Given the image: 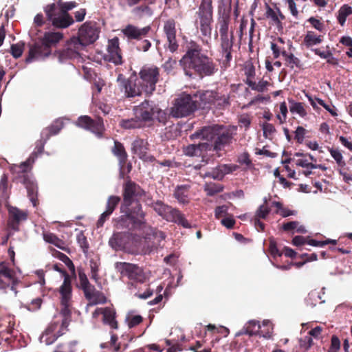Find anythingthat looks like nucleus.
<instances>
[{"label": "nucleus", "mask_w": 352, "mask_h": 352, "mask_svg": "<svg viewBox=\"0 0 352 352\" xmlns=\"http://www.w3.org/2000/svg\"><path fill=\"white\" fill-rule=\"evenodd\" d=\"M179 65L189 77L197 75L204 78L213 76L218 72L214 60L202 53V47L193 40L187 42L186 52L179 60Z\"/></svg>", "instance_id": "nucleus-1"}, {"label": "nucleus", "mask_w": 352, "mask_h": 352, "mask_svg": "<svg viewBox=\"0 0 352 352\" xmlns=\"http://www.w3.org/2000/svg\"><path fill=\"white\" fill-rule=\"evenodd\" d=\"M231 7H219L217 23L219 25L220 49L219 53L222 56L220 60L221 67L226 69L230 67L232 60V51L234 45V32H229V25L231 21Z\"/></svg>", "instance_id": "nucleus-2"}, {"label": "nucleus", "mask_w": 352, "mask_h": 352, "mask_svg": "<svg viewBox=\"0 0 352 352\" xmlns=\"http://www.w3.org/2000/svg\"><path fill=\"white\" fill-rule=\"evenodd\" d=\"M124 214L120 216L117 220L116 226L118 230L126 229L129 231L140 230L147 226L145 219V212L142 210L141 204L136 201L133 205L120 210Z\"/></svg>", "instance_id": "nucleus-3"}, {"label": "nucleus", "mask_w": 352, "mask_h": 352, "mask_svg": "<svg viewBox=\"0 0 352 352\" xmlns=\"http://www.w3.org/2000/svg\"><path fill=\"white\" fill-rule=\"evenodd\" d=\"M78 3L75 1L64 2L58 7L56 3H52L44 7L47 19L52 23L54 28H67L74 23L69 11L76 8Z\"/></svg>", "instance_id": "nucleus-4"}, {"label": "nucleus", "mask_w": 352, "mask_h": 352, "mask_svg": "<svg viewBox=\"0 0 352 352\" xmlns=\"http://www.w3.org/2000/svg\"><path fill=\"white\" fill-rule=\"evenodd\" d=\"M199 98L201 109L213 106L217 109L222 110L230 106V91L225 89L217 88L201 92Z\"/></svg>", "instance_id": "nucleus-5"}, {"label": "nucleus", "mask_w": 352, "mask_h": 352, "mask_svg": "<svg viewBox=\"0 0 352 352\" xmlns=\"http://www.w3.org/2000/svg\"><path fill=\"white\" fill-rule=\"evenodd\" d=\"M199 93L193 95H183L175 100L170 114L174 118H182L191 115L195 110L201 107Z\"/></svg>", "instance_id": "nucleus-6"}, {"label": "nucleus", "mask_w": 352, "mask_h": 352, "mask_svg": "<svg viewBox=\"0 0 352 352\" xmlns=\"http://www.w3.org/2000/svg\"><path fill=\"white\" fill-rule=\"evenodd\" d=\"M79 286L82 290L85 298L89 301L88 305L94 306L98 304H105L107 298L104 294L97 290L94 285H91L87 278L86 274L82 270H78Z\"/></svg>", "instance_id": "nucleus-7"}, {"label": "nucleus", "mask_w": 352, "mask_h": 352, "mask_svg": "<svg viewBox=\"0 0 352 352\" xmlns=\"http://www.w3.org/2000/svg\"><path fill=\"white\" fill-rule=\"evenodd\" d=\"M233 139L232 132L228 130H224L219 133L214 138L212 144H209L207 142L199 143L197 144H192L187 146L186 154H194L197 149L200 151H222L226 146H228Z\"/></svg>", "instance_id": "nucleus-8"}, {"label": "nucleus", "mask_w": 352, "mask_h": 352, "mask_svg": "<svg viewBox=\"0 0 352 352\" xmlns=\"http://www.w3.org/2000/svg\"><path fill=\"white\" fill-rule=\"evenodd\" d=\"M153 208L160 216L166 221L175 223L185 228H190V224L179 209L166 205L161 201L155 202Z\"/></svg>", "instance_id": "nucleus-9"}, {"label": "nucleus", "mask_w": 352, "mask_h": 352, "mask_svg": "<svg viewBox=\"0 0 352 352\" xmlns=\"http://www.w3.org/2000/svg\"><path fill=\"white\" fill-rule=\"evenodd\" d=\"M115 267L122 277H126L131 281L127 285L129 289L135 283H144L146 280V277L144 270L136 264L117 262Z\"/></svg>", "instance_id": "nucleus-10"}, {"label": "nucleus", "mask_w": 352, "mask_h": 352, "mask_svg": "<svg viewBox=\"0 0 352 352\" xmlns=\"http://www.w3.org/2000/svg\"><path fill=\"white\" fill-rule=\"evenodd\" d=\"M150 25L140 28L134 25L128 24L122 30V34L128 40H136L140 42L136 45V49L141 52H148L151 47V42L148 39L142 40L151 31Z\"/></svg>", "instance_id": "nucleus-11"}, {"label": "nucleus", "mask_w": 352, "mask_h": 352, "mask_svg": "<svg viewBox=\"0 0 352 352\" xmlns=\"http://www.w3.org/2000/svg\"><path fill=\"white\" fill-rule=\"evenodd\" d=\"M196 14L199 19L201 34L210 37L212 33L211 24L213 21L212 0H201Z\"/></svg>", "instance_id": "nucleus-12"}, {"label": "nucleus", "mask_w": 352, "mask_h": 352, "mask_svg": "<svg viewBox=\"0 0 352 352\" xmlns=\"http://www.w3.org/2000/svg\"><path fill=\"white\" fill-rule=\"evenodd\" d=\"M160 78V69L156 66H144L139 72L138 80L145 89V94L151 95L155 90Z\"/></svg>", "instance_id": "nucleus-13"}, {"label": "nucleus", "mask_w": 352, "mask_h": 352, "mask_svg": "<svg viewBox=\"0 0 352 352\" xmlns=\"http://www.w3.org/2000/svg\"><path fill=\"white\" fill-rule=\"evenodd\" d=\"M74 124L79 128L91 132L98 138L103 137L104 125L102 118L93 119L89 116H80L74 122Z\"/></svg>", "instance_id": "nucleus-14"}, {"label": "nucleus", "mask_w": 352, "mask_h": 352, "mask_svg": "<svg viewBox=\"0 0 352 352\" xmlns=\"http://www.w3.org/2000/svg\"><path fill=\"white\" fill-rule=\"evenodd\" d=\"M117 81L120 82L122 90H124V96L127 98H132L136 96H140L142 94L145 93V89L138 80V77L134 79L132 76L129 78H125L123 74H120Z\"/></svg>", "instance_id": "nucleus-15"}, {"label": "nucleus", "mask_w": 352, "mask_h": 352, "mask_svg": "<svg viewBox=\"0 0 352 352\" xmlns=\"http://www.w3.org/2000/svg\"><path fill=\"white\" fill-rule=\"evenodd\" d=\"M54 269L61 273L64 277V280L62 285L60 287L59 292L61 296V304L64 306L63 311L65 315L67 314H69L68 307L69 302L72 297V280L68 273L61 267V265H54Z\"/></svg>", "instance_id": "nucleus-16"}, {"label": "nucleus", "mask_w": 352, "mask_h": 352, "mask_svg": "<svg viewBox=\"0 0 352 352\" xmlns=\"http://www.w3.org/2000/svg\"><path fill=\"white\" fill-rule=\"evenodd\" d=\"M144 195V190L140 186L134 182L128 181L123 186V201L121 204L120 210H124L127 206H131L135 204L138 197H141Z\"/></svg>", "instance_id": "nucleus-17"}, {"label": "nucleus", "mask_w": 352, "mask_h": 352, "mask_svg": "<svg viewBox=\"0 0 352 352\" xmlns=\"http://www.w3.org/2000/svg\"><path fill=\"white\" fill-rule=\"evenodd\" d=\"M104 59L115 65H122V53L120 47V41L117 36L109 40Z\"/></svg>", "instance_id": "nucleus-18"}, {"label": "nucleus", "mask_w": 352, "mask_h": 352, "mask_svg": "<svg viewBox=\"0 0 352 352\" xmlns=\"http://www.w3.org/2000/svg\"><path fill=\"white\" fill-rule=\"evenodd\" d=\"M157 104L151 100H145L140 105L133 108L134 115L139 116L146 123L154 120Z\"/></svg>", "instance_id": "nucleus-19"}, {"label": "nucleus", "mask_w": 352, "mask_h": 352, "mask_svg": "<svg viewBox=\"0 0 352 352\" xmlns=\"http://www.w3.org/2000/svg\"><path fill=\"white\" fill-rule=\"evenodd\" d=\"M52 53V50L47 47L41 39H38L30 47L26 62L30 63L34 60L43 59L48 57Z\"/></svg>", "instance_id": "nucleus-20"}, {"label": "nucleus", "mask_w": 352, "mask_h": 352, "mask_svg": "<svg viewBox=\"0 0 352 352\" xmlns=\"http://www.w3.org/2000/svg\"><path fill=\"white\" fill-rule=\"evenodd\" d=\"M8 225L9 228L14 231H19L21 222L28 219L27 212L21 210L16 206H11L8 207Z\"/></svg>", "instance_id": "nucleus-21"}, {"label": "nucleus", "mask_w": 352, "mask_h": 352, "mask_svg": "<svg viewBox=\"0 0 352 352\" xmlns=\"http://www.w3.org/2000/svg\"><path fill=\"white\" fill-rule=\"evenodd\" d=\"M98 38V31L96 28H94L87 23H84L79 29L78 31V41L84 46L95 42Z\"/></svg>", "instance_id": "nucleus-22"}, {"label": "nucleus", "mask_w": 352, "mask_h": 352, "mask_svg": "<svg viewBox=\"0 0 352 352\" xmlns=\"http://www.w3.org/2000/svg\"><path fill=\"white\" fill-rule=\"evenodd\" d=\"M34 162V158L30 156L26 161L21 162L19 165L14 164V168H19L18 173L23 174L22 177V183L25 186L27 190H29L30 188L36 187L34 183L32 182L25 174L32 169V166Z\"/></svg>", "instance_id": "nucleus-23"}, {"label": "nucleus", "mask_w": 352, "mask_h": 352, "mask_svg": "<svg viewBox=\"0 0 352 352\" xmlns=\"http://www.w3.org/2000/svg\"><path fill=\"white\" fill-rule=\"evenodd\" d=\"M130 236L126 232H116L109 239V245L116 250H122L126 247Z\"/></svg>", "instance_id": "nucleus-24"}, {"label": "nucleus", "mask_w": 352, "mask_h": 352, "mask_svg": "<svg viewBox=\"0 0 352 352\" xmlns=\"http://www.w3.org/2000/svg\"><path fill=\"white\" fill-rule=\"evenodd\" d=\"M65 120L66 119L64 118H58L54 120L50 126L43 129L41 132L42 138L49 140L51 136L58 134L65 126Z\"/></svg>", "instance_id": "nucleus-25"}, {"label": "nucleus", "mask_w": 352, "mask_h": 352, "mask_svg": "<svg viewBox=\"0 0 352 352\" xmlns=\"http://www.w3.org/2000/svg\"><path fill=\"white\" fill-rule=\"evenodd\" d=\"M14 282V272L4 263H0V289H4Z\"/></svg>", "instance_id": "nucleus-26"}, {"label": "nucleus", "mask_w": 352, "mask_h": 352, "mask_svg": "<svg viewBox=\"0 0 352 352\" xmlns=\"http://www.w3.org/2000/svg\"><path fill=\"white\" fill-rule=\"evenodd\" d=\"M238 166L236 165L222 164L219 166L212 173H208L206 175L214 179L222 180L226 175L232 173L236 170Z\"/></svg>", "instance_id": "nucleus-27"}, {"label": "nucleus", "mask_w": 352, "mask_h": 352, "mask_svg": "<svg viewBox=\"0 0 352 352\" xmlns=\"http://www.w3.org/2000/svg\"><path fill=\"white\" fill-rule=\"evenodd\" d=\"M190 185H179L176 186L173 196L180 204L187 205L190 203Z\"/></svg>", "instance_id": "nucleus-28"}, {"label": "nucleus", "mask_w": 352, "mask_h": 352, "mask_svg": "<svg viewBox=\"0 0 352 352\" xmlns=\"http://www.w3.org/2000/svg\"><path fill=\"white\" fill-rule=\"evenodd\" d=\"M43 236L45 242L53 244L67 253H70V249L66 243L63 239H59L55 234L52 232H44Z\"/></svg>", "instance_id": "nucleus-29"}, {"label": "nucleus", "mask_w": 352, "mask_h": 352, "mask_svg": "<svg viewBox=\"0 0 352 352\" xmlns=\"http://www.w3.org/2000/svg\"><path fill=\"white\" fill-rule=\"evenodd\" d=\"M63 38V34L61 32H46L43 38H40L47 47L52 50Z\"/></svg>", "instance_id": "nucleus-30"}, {"label": "nucleus", "mask_w": 352, "mask_h": 352, "mask_svg": "<svg viewBox=\"0 0 352 352\" xmlns=\"http://www.w3.org/2000/svg\"><path fill=\"white\" fill-rule=\"evenodd\" d=\"M116 311L113 308L104 307V314L102 315V322L104 324L109 325L113 329L118 328V324L116 320Z\"/></svg>", "instance_id": "nucleus-31"}, {"label": "nucleus", "mask_w": 352, "mask_h": 352, "mask_svg": "<svg viewBox=\"0 0 352 352\" xmlns=\"http://www.w3.org/2000/svg\"><path fill=\"white\" fill-rule=\"evenodd\" d=\"M120 125L124 129H134L144 127L146 123L142 120L141 118H139V116L135 115L134 118L122 120Z\"/></svg>", "instance_id": "nucleus-32"}, {"label": "nucleus", "mask_w": 352, "mask_h": 352, "mask_svg": "<svg viewBox=\"0 0 352 352\" xmlns=\"http://www.w3.org/2000/svg\"><path fill=\"white\" fill-rule=\"evenodd\" d=\"M68 324H69V322H68L67 319L66 318L63 319V320L60 323V327H59V329L58 330L57 333H54L53 335H50V336H45L46 337V338L45 340V344L47 345L52 344L60 336L65 334V331H67L68 330L67 329Z\"/></svg>", "instance_id": "nucleus-33"}, {"label": "nucleus", "mask_w": 352, "mask_h": 352, "mask_svg": "<svg viewBox=\"0 0 352 352\" xmlns=\"http://www.w3.org/2000/svg\"><path fill=\"white\" fill-rule=\"evenodd\" d=\"M323 41V36L316 35L313 31H308L304 37L303 43L307 48H311L315 45L321 43Z\"/></svg>", "instance_id": "nucleus-34"}, {"label": "nucleus", "mask_w": 352, "mask_h": 352, "mask_svg": "<svg viewBox=\"0 0 352 352\" xmlns=\"http://www.w3.org/2000/svg\"><path fill=\"white\" fill-rule=\"evenodd\" d=\"M132 151L134 154H146L148 149V144L146 140L137 139L132 143Z\"/></svg>", "instance_id": "nucleus-35"}, {"label": "nucleus", "mask_w": 352, "mask_h": 352, "mask_svg": "<svg viewBox=\"0 0 352 352\" xmlns=\"http://www.w3.org/2000/svg\"><path fill=\"white\" fill-rule=\"evenodd\" d=\"M50 251L52 252V254L58 258L59 260L63 261L65 265L68 267L69 270L73 274H75V266L72 262V261L65 254L56 250L54 248H51Z\"/></svg>", "instance_id": "nucleus-36"}, {"label": "nucleus", "mask_w": 352, "mask_h": 352, "mask_svg": "<svg viewBox=\"0 0 352 352\" xmlns=\"http://www.w3.org/2000/svg\"><path fill=\"white\" fill-rule=\"evenodd\" d=\"M223 186L213 182H206L204 186V190L208 196L212 197L223 190Z\"/></svg>", "instance_id": "nucleus-37"}, {"label": "nucleus", "mask_w": 352, "mask_h": 352, "mask_svg": "<svg viewBox=\"0 0 352 352\" xmlns=\"http://www.w3.org/2000/svg\"><path fill=\"white\" fill-rule=\"evenodd\" d=\"M118 336L116 334H112L111 336V341L109 342H104L100 344L102 349L113 347V352H123L127 347V344L124 345V348L122 349L120 344H117Z\"/></svg>", "instance_id": "nucleus-38"}, {"label": "nucleus", "mask_w": 352, "mask_h": 352, "mask_svg": "<svg viewBox=\"0 0 352 352\" xmlns=\"http://www.w3.org/2000/svg\"><path fill=\"white\" fill-rule=\"evenodd\" d=\"M352 14V8L348 4H344L340 7L337 16L338 21L340 25L343 26L346 22L347 16Z\"/></svg>", "instance_id": "nucleus-39"}, {"label": "nucleus", "mask_w": 352, "mask_h": 352, "mask_svg": "<svg viewBox=\"0 0 352 352\" xmlns=\"http://www.w3.org/2000/svg\"><path fill=\"white\" fill-rule=\"evenodd\" d=\"M89 266L91 269L90 277L96 283L100 285V277L98 274L100 263L98 261L91 258L89 261Z\"/></svg>", "instance_id": "nucleus-40"}, {"label": "nucleus", "mask_w": 352, "mask_h": 352, "mask_svg": "<svg viewBox=\"0 0 352 352\" xmlns=\"http://www.w3.org/2000/svg\"><path fill=\"white\" fill-rule=\"evenodd\" d=\"M291 104L289 110L292 113H298L300 116L304 118L307 115V111L304 107V104L300 102H295L293 100H289Z\"/></svg>", "instance_id": "nucleus-41"}, {"label": "nucleus", "mask_w": 352, "mask_h": 352, "mask_svg": "<svg viewBox=\"0 0 352 352\" xmlns=\"http://www.w3.org/2000/svg\"><path fill=\"white\" fill-rule=\"evenodd\" d=\"M273 333V327L269 320H263L262 326L258 333V335L265 338H270Z\"/></svg>", "instance_id": "nucleus-42"}, {"label": "nucleus", "mask_w": 352, "mask_h": 352, "mask_svg": "<svg viewBox=\"0 0 352 352\" xmlns=\"http://www.w3.org/2000/svg\"><path fill=\"white\" fill-rule=\"evenodd\" d=\"M58 58L60 62H63L67 59H72L75 58L78 53L75 50L70 48L69 47L63 49L57 52Z\"/></svg>", "instance_id": "nucleus-43"}, {"label": "nucleus", "mask_w": 352, "mask_h": 352, "mask_svg": "<svg viewBox=\"0 0 352 352\" xmlns=\"http://www.w3.org/2000/svg\"><path fill=\"white\" fill-rule=\"evenodd\" d=\"M285 58V65L290 69H293L295 67L298 68L301 67L300 60L296 57L292 53L288 54L283 56Z\"/></svg>", "instance_id": "nucleus-44"}, {"label": "nucleus", "mask_w": 352, "mask_h": 352, "mask_svg": "<svg viewBox=\"0 0 352 352\" xmlns=\"http://www.w3.org/2000/svg\"><path fill=\"white\" fill-rule=\"evenodd\" d=\"M261 324L257 320H250L245 327V333L249 336L258 335Z\"/></svg>", "instance_id": "nucleus-45"}, {"label": "nucleus", "mask_w": 352, "mask_h": 352, "mask_svg": "<svg viewBox=\"0 0 352 352\" xmlns=\"http://www.w3.org/2000/svg\"><path fill=\"white\" fill-rule=\"evenodd\" d=\"M309 156L310 157V159L312 161L311 162H307V160H298L297 164L302 167H306L307 168H311V169L317 168L322 169V170L327 169V168L322 164H316L313 163L314 162H316V160H315L314 158L313 155H309Z\"/></svg>", "instance_id": "nucleus-46"}, {"label": "nucleus", "mask_w": 352, "mask_h": 352, "mask_svg": "<svg viewBox=\"0 0 352 352\" xmlns=\"http://www.w3.org/2000/svg\"><path fill=\"white\" fill-rule=\"evenodd\" d=\"M176 22L173 19H169L164 22V32L166 36L176 35Z\"/></svg>", "instance_id": "nucleus-47"}, {"label": "nucleus", "mask_w": 352, "mask_h": 352, "mask_svg": "<svg viewBox=\"0 0 352 352\" xmlns=\"http://www.w3.org/2000/svg\"><path fill=\"white\" fill-rule=\"evenodd\" d=\"M252 117L248 113H243L239 116L238 124L240 128L248 130L252 123Z\"/></svg>", "instance_id": "nucleus-48"}, {"label": "nucleus", "mask_w": 352, "mask_h": 352, "mask_svg": "<svg viewBox=\"0 0 352 352\" xmlns=\"http://www.w3.org/2000/svg\"><path fill=\"white\" fill-rule=\"evenodd\" d=\"M266 16L267 18L271 19L273 22V24L276 25L278 28H282V23L277 14V13L269 6L267 7L266 10Z\"/></svg>", "instance_id": "nucleus-49"}, {"label": "nucleus", "mask_w": 352, "mask_h": 352, "mask_svg": "<svg viewBox=\"0 0 352 352\" xmlns=\"http://www.w3.org/2000/svg\"><path fill=\"white\" fill-rule=\"evenodd\" d=\"M133 12L140 17H142L145 15L151 16L153 14L151 8L146 5H141L135 7L133 10Z\"/></svg>", "instance_id": "nucleus-50"}, {"label": "nucleus", "mask_w": 352, "mask_h": 352, "mask_svg": "<svg viewBox=\"0 0 352 352\" xmlns=\"http://www.w3.org/2000/svg\"><path fill=\"white\" fill-rule=\"evenodd\" d=\"M120 197L118 196L111 195L109 197L107 202L106 210L111 214L120 202Z\"/></svg>", "instance_id": "nucleus-51"}, {"label": "nucleus", "mask_w": 352, "mask_h": 352, "mask_svg": "<svg viewBox=\"0 0 352 352\" xmlns=\"http://www.w3.org/2000/svg\"><path fill=\"white\" fill-rule=\"evenodd\" d=\"M269 85V82L267 80H261L258 83H256L254 81L249 80L248 82V85L252 89L257 91L258 92H263L267 86Z\"/></svg>", "instance_id": "nucleus-52"}, {"label": "nucleus", "mask_w": 352, "mask_h": 352, "mask_svg": "<svg viewBox=\"0 0 352 352\" xmlns=\"http://www.w3.org/2000/svg\"><path fill=\"white\" fill-rule=\"evenodd\" d=\"M270 48L272 51L274 58H278L280 54H282L283 56L287 55V52L284 46H281L277 43H271Z\"/></svg>", "instance_id": "nucleus-53"}, {"label": "nucleus", "mask_w": 352, "mask_h": 352, "mask_svg": "<svg viewBox=\"0 0 352 352\" xmlns=\"http://www.w3.org/2000/svg\"><path fill=\"white\" fill-rule=\"evenodd\" d=\"M76 240L77 243L82 248V252L84 253H87L89 248V245L87 237L85 236L82 231L79 232V233L77 234Z\"/></svg>", "instance_id": "nucleus-54"}, {"label": "nucleus", "mask_w": 352, "mask_h": 352, "mask_svg": "<svg viewBox=\"0 0 352 352\" xmlns=\"http://www.w3.org/2000/svg\"><path fill=\"white\" fill-rule=\"evenodd\" d=\"M261 127L263 132V136L266 138L271 139L276 131L274 126L268 122H263Z\"/></svg>", "instance_id": "nucleus-55"}, {"label": "nucleus", "mask_w": 352, "mask_h": 352, "mask_svg": "<svg viewBox=\"0 0 352 352\" xmlns=\"http://www.w3.org/2000/svg\"><path fill=\"white\" fill-rule=\"evenodd\" d=\"M126 320L129 328H133L140 324L143 321V318L140 315L128 314Z\"/></svg>", "instance_id": "nucleus-56"}, {"label": "nucleus", "mask_w": 352, "mask_h": 352, "mask_svg": "<svg viewBox=\"0 0 352 352\" xmlns=\"http://www.w3.org/2000/svg\"><path fill=\"white\" fill-rule=\"evenodd\" d=\"M339 43L349 47L346 52V55L349 58H352V38L349 36H343L340 38Z\"/></svg>", "instance_id": "nucleus-57"}, {"label": "nucleus", "mask_w": 352, "mask_h": 352, "mask_svg": "<svg viewBox=\"0 0 352 352\" xmlns=\"http://www.w3.org/2000/svg\"><path fill=\"white\" fill-rule=\"evenodd\" d=\"M8 177L6 174H3L0 179V192L3 198L8 197Z\"/></svg>", "instance_id": "nucleus-58"}, {"label": "nucleus", "mask_w": 352, "mask_h": 352, "mask_svg": "<svg viewBox=\"0 0 352 352\" xmlns=\"http://www.w3.org/2000/svg\"><path fill=\"white\" fill-rule=\"evenodd\" d=\"M168 115L166 111L162 110L157 106V111H155L154 119H156L159 122L165 124L169 118Z\"/></svg>", "instance_id": "nucleus-59"}, {"label": "nucleus", "mask_w": 352, "mask_h": 352, "mask_svg": "<svg viewBox=\"0 0 352 352\" xmlns=\"http://www.w3.org/2000/svg\"><path fill=\"white\" fill-rule=\"evenodd\" d=\"M267 200H265L264 204L260 206L256 212L254 217L258 219H265L270 212V209L265 205Z\"/></svg>", "instance_id": "nucleus-60"}, {"label": "nucleus", "mask_w": 352, "mask_h": 352, "mask_svg": "<svg viewBox=\"0 0 352 352\" xmlns=\"http://www.w3.org/2000/svg\"><path fill=\"white\" fill-rule=\"evenodd\" d=\"M23 50H24V44L23 43L12 44L10 47V53L14 58H18L21 56Z\"/></svg>", "instance_id": "nucleus-61"}, {"label": "nucleus", "mask_w": 352, "mask_h": 352, "mask_svg": "<svg viewBox=\"0 0 352 352\" xmlns=\"http://www.w3.org/2000/svg\"><path fill=\"white\" fill-rule=\"evenodd\" d=\"M341 343L339 338L333 335L331 338V344L327 352H338L340 349Z\"/></svg>", "instance_id": "nucleus-62"}, {"label": "nucleus", "mask_w": 352, "mask_h": 352, "mask_svg": "<svg viewBox=\"0 0 352 352\" xmlns=\"http://www.w3.org/2000/svg\"><path fill=\"white\" fill-rule=\"evenodd\" d=\"M255 74L256 72L254 65L252 64L246 65L245 67V75L246 76L245 83L248 85L249 80L253 81V78H254Z\"/></svg>", "instance_id": "nucleus-63"}, {"label": "nucleus", "mask_w": 352, "mask_h": 352, "mask_svg": "<svg viewBox=\"0 0 352 352\" xmlns=\"http://www.w3.org/2000/svg\"><path fill=\"white\" fill-rule=\"evenodd\" d=\"M294 140L299 144L302 143L306 134V130L304 127L298 126L294 131Z\"/></svg>", "instance_id": "nucleus-64"}]
</instances>
